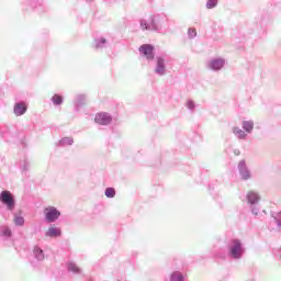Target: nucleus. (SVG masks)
Returning <instances> with one entry per match:
<instances>
[{"mask_svg": "<svg viewBox=\"0 0 281 281\" xmlns=\"http://www.w3.org/2000/svg\"><path fill=\"white\" fill-rule=\"evenodd\" d=\"M44 214L48 223H54L55 221H58V218L60 217V212H58V210L54 206L46 207L44 210Z\"/></svg>", "mask_w": 281, "mask_h": 281, "instance_id": "f257e3e1", "label": "nucleus"}, {"mask_svg": "<svg viewBox=\"0 0 281 281\" xmlns=\"http://www.w3.org/2000/svg\"><path fill=\"white\" fill-rule=\"evenodd\" d=\"M0 201H2V203H4L10 210L14 207V198H12V193H10V191H2Z\"/></svg>", "mask_w": 281, "mask_h": 281, "instance_id": "f03ea898", "label": "nucleus"}, {"mask_svg": "<svg viewBox=\"0 0 281 281\" xmlns=\"http://www.w3.org/2000/svg\"><path fill=\"white\" fill-rule=\"evenodd\" d=\"M155 47L150 44H144L139 47L140 54H144L148 60H153L155 58V54L153 53Z\"/></svg>", "mask_w": 281, "mask_h": 281, "instance_id": "7ed1b4c3", "label": "nucleus"}, {"mask_svg": "<svg viewBox=\"0 0 281 281\" xmlns=\"http://www.w3.org/2000/svg\"><path fill=\"white\" fill-rule=\"evenodd\" d=\"M111 121H112L111 115H109L108 113H104V112L98 113L94 117V122L97 124H101L103 126H105L106 124H111Z\"/></svg>", "mask_w": 281, "mask_h": 281, "instance_id": "20e7f679", "label": "nucleus"}, {"mask_svg": "<svg viewBox=\"0 0 281 281\" xmlns=\"http://www.w3.org/2000/svg\"><path fill=\"white\" fill-rule=\"evenodd\" d=\"M231 254H232L233 258H240V256H243V248L240 246V241L233 240Z\"/></svg>", "mask_w": 281, "mask_h": 281, "instance_id": "39448f33", "label": "nucleus"}, {"mask_svg": "<svg viewBox=\"0 0 281 281\" xmlns=\"http://www.w3.org/2000/svg\"><path fill=\"white\" fill-rule=\"evenodd\" d=\"M140 27L142 30H157V26L155 25V19L149 16L147 20H142Z\"/></svg>", "mask_w": 281, "mask_h": 281, "instance_id": "423d86ee", "label": "nucleus"}, {"mask_svg": "<svg viewBox=\"0 0 281 281\" xmlns=\"http://www.w3.org/2000/svg\"><path fill=\"white\" fill-rule=\"evenodd\" d=\"M61 234L60 228L56 226H50L46 232V236L49 238H58V236H61Z\"/></svg>", "mask_w": 281, "mask_h": 281, "instance_id": "0eeeda50", "label": "nucleus"}, {"mask_svg": "<svg viewBox=\"0 0 281 281\" xmlns=\"http://www.w3.org/2000/svg\"><path fill=\"white\" fill-rule=\"evenodd\" d=\"M247 201L251 205H255V203H258L260 201V195H258V193L255 191H249L247 193Z\"/></svg>", "mask_w": 281, "mask_h": 281, "instance_id": "6e6552de", "label": "nucleus"}, {"mask_svg": "<svg viewBox=\"0 0 281 281\" xmlns=\"http://www.w3.org/2000/svg\"><path fill=\"white\" fill-rule=\"evenodd\" d=\"M25 111H27V105L25 103H16L14 105L15 115H24Z\"/></svg>", "mask_w": 281, "mask_h": 281, "instance_id": "1a4fd4ad", "label": "nucleus"}, {"mask_svg": "<svg viewBox=\"0 0 281 281\" xmlns=\"http://www.w3.org/2000/svg\"><path fill=\"white\" fill-rule=\"evenodd\" d=\"M165 71H166V66H164V59L158 58L157 59L156 74H159L160 76H164Z\"/></svg>", "mask_w": 281, "mask_h": 281, "instance_id": "9d476101", "label": "nucleus"}, {"mask_svg": "<svg viewBox=\"0 0 281 281\" xmlns=\"http://www.w3.org/2000/svg\"><path fill=\"white\" fill-rule=\"evenodd\" d=\"M223 65H225V61L223 59H214L213 61H211V67L215 70L223 69Z\"/></svg>", "mask_w": 281, "mask_h": 281, "instance_id": "9b49d317", "label": "nucleus"}, {"mask_svg": "<svg viewBox=\"0 0 281 281\" xmlns=\"http://www.w3.org/2000/svg\"><path fill=\"white\" fill-rule=\"evenodd\" d=\"M243 128L247 133H251V131H254V122H251V121H244L243 122Z\"/></svg>", "mask_w": 281, "mask_h": 281, "instance_id": "f8f14e48", "label": "nucleus"}, {"mask_svg": "<svg viewBox=\"0 0 281 281\" xmlns=\"http://www.w3.org/2000/svg\"><path fill=\"white\" fill-rule=\"evenodd\" d=\"M233 133L239 137V139H243L245 137V132L240 130V127H234Z\"/></svg>", "mask_w": 281, "mask_h": 281, "instance_id": "ddd939ff", "label": "nucleus"}, {"mask_svg": "<svg viewBox=\"0 0 281 281\" xmlns=\"http://www.w3.org/2000/svg\"><path fill=\"white\" fill-rule=\"evenodd\" d=\"M171 281H183V274L181 272L172 273Z\"/></svg>", "mask_w": 281, "mask_h": 281, "instance_id": "4468645a", "label": "nucleus"}, {"mask_svg": "<svg viewBox=\"0 0 281 281\" xmlns=\"http://www.w3.org/2000/svg\"><path fill=\"white\" fill-rule=\"evenodd\" d=\"M105 196L108 199H113V196H115V189L114 188L105 189Z\"/></svg>", "mask_w": 281, "mask_h": 281, "instance_id": "2eb2a0df", "label": "nucleus"}, {"mask_svg": "<svg viewBox=\"0 0 281 281\" xmlns=\"http://www.w3.org/2000/svg\"><path fill=\"white\" fill-rule=\"evenodd\" d=\"M68 271H71L72 273H80V268H78L76 263H68Z\"/></svg>", "mask_w": 281, "mask_h": 281, "instance_id": "dca6fc26", "label": "nucleus"}, {"mask_svg": "<svg viewBox=\"0 0 281 281\" xmlns=\"http://www.w3.org/2000/svg\"><path fill=\"white\" fill-rule=\"evenodd\" d=\"M13 222L15 223V225H23L25 223V220L23 218V216H19V215H15Z\"/></svg>", "mask_w": 281, "mask_h": 281, "instance_id": "f3484780", "label": "nucleus"}, {"mask_svg": "<svg viewBox=\"0 0 281 281\" xmlns=\"http://www.w3.org/2000/svg\"><path fill=\"white\" fill-rule=\"evenodd\" d=\"M218 3V0H209L206 3V8L209 10H212V8H216V4Z\"/></svg>", "mask_w": 281, "mask_h": 281, "instance_id": "a211bd4d", "label": "nucleus"}, {"mask_svg": "<svg viewBox=\"0 0 281 281\" xmlns=\"http://www.w3.org/2000/svg\"><path fill=\"white\" fill-rule=\"evenodd\" d=\"M52 101L54 104H63V98L58 94H55L53 98H52Z\"/></svg>", "mask_w": 281, "mask_h": 281, "instance_id": "6ab92c4d", "label": "nucleus"}, {"mask_svg": "<svg viewBox=\"0 0 281 281\" xmlns=\"http://www.w3.org/2000/svg\"><path fill=\"white\" fill-rule=\"evenodd\" d=\"M240 175H241V179H244V181H247V179H249L251 177L249 175V171H247V170H241Z\"/></svg>", "mask_w": 281, "mask_h": 281, "instance_id": "aec40b11", "label": "nucleus"}, {"mask_svg": "<svg viewBox=\"0 0 281 281\" xmlns=\"http://www.w3.org/2000/svg\"><path fill=\"white\" fill-rule=\"evenodd\" d=\"M188 34L190 38H194L196 36V30L195 29H189Z\"/></svg>", "mask_w": 281, "mask_h": 281, "instance_id": "412c9836", "label": "nucleus"}, {"mask_svg": "<svg viewBox=\"0 0 281 281\" xmlns=\"http://www.w3.org/2000/svg\"><path fill=\"white\" fill-rule=\"evenodd\" d=\"M63 144H69L71 146V144H74V138L66 137L63 139Z\"/></svg>", "mask_w": 281, "mask_h": 281, "instance_id": "4be33fe9", "label": "nucleus"}, {"mask_svg": "<svg viewBox=\"0 0 281 281\" xmlns=\"http://www.w3.org/2000/svg\"><path fill=\"white\" fill-rule=\"evenodd\" d=\"M277 223L281 227V212L277 215Z\"/></svg>", "mask_w": 281, "mask_h": 281, "instance_id": "5701e85b", "label": "nucleus"}, {"mask_svg": "<svg viewBox=\"0 0 281 281\" xmlns=\"http://www.w3.org/2000/svg\"><path fill=\"white\" fill-rule=\"evenodd\" d=\"M99 43H101L102 45H104V43H106V40L102 38L99 41Z\"/></svg>", "mask_w": 281, "mask_h": 281, "instance_id": "b1692460", "label": "nucleus"}, {"mask_svg": "<svg viewBox=\"0 0 281 281\" xmlns=\"http://www.w3.org/2000/svg\"><path fill=\"white\" fill-rule=\"evenodd\" d=\"M239 166L243 168L245 167V162H240Z\"/></svg>", "mask_w": 281, "mask_h": 281, "instance_id": "393cba45", "label": "nucleus"}, {"mask_svg": "<svg viewBox=\"0 0 281 281\" xmlns=\"http://www.w3.org/2000/svg\"><path fill=\"white\" fill-rule=\"evenodd\" d=\"M97 47H100V43H97Z\"/></svg>", "mask_w": 281, "mask_h": 281, "instance_id": "a878e982", "label": "nucleus"}, {"mask_svg": "<svg viewBox=\"0 0 281 281\" xmlns=\"http://www.w3.org/2000/svg\"><path fill=\"white\" fill-rule=\"evenodd\" d=\"M40 254H43V250H40Z\"/></svg>", "mask_w": 281, "mask_h": 281, "instance_id": "bb28decb", "label": "nucleus"}, {"mask_svg": "<svg viewBox=\"0 0 281 281\" xmlns=\"http://www.w3.org/2000/svg\"><path fill=\"white\" fill-rule=\"evenodd\" d=\"M9 236H10V232H8Z\"/></svg>", "mask_w": 281, "mask_h": 281, "instance_id": "cd10ccee", "label": "nucleus"}]
</instances>
